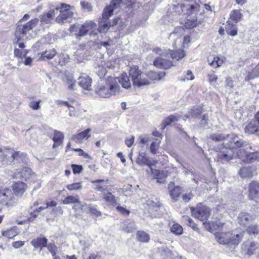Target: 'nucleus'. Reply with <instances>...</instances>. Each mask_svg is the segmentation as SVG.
<instances>
[{"label":"nucleus","mask_w":259,"mask_h":259,"mask_svg":"<svg viewBox=\"0 0 259 259\" xmlns=\"http://www.w3.org/2000/svg\"><path fill=\"white\" fill-rule=\"evenodd\" d=\"M244 130L247 134L259 137V124L252 119L246 125Z\"/></svg>","instance_id":"20"},{"label":"nucleus","mask_w":259,"mask_h":259,"mask_svg":"<svg viewBox=\"0 0 259 259\" xmlns=\"http://www.w3.org/2000/svg\"><path fill=\"white\" fill-rule=\"evenodd\" d=\"M201 112V108L199 107H193L190 111V114L192 116L197 117Z\"/></svg>","instance_id":"47"},{"label":"nucleus","mask_w":259,"mask_h":259,"mask_svg":"<svg viewBox=\"0 0 259 259\" xmlns=\"http://www.w3.org/2000/svg\"><path fill=\"white\" fill-rule=\"evenodd\" d=\"M84 28L85 30L86 34L88 32H93L96 30L97 29V24L95 22L92 21H86L83 24Z\"/></svg>","instance_id":"32"},{"label":"nucleus","mask_w":259,"mask_h":259,"mask_svg":"<svg viewBox=\"0 0 259 259\" xmlns=\"http://www.w3.org/2000/svg\"><path fill=\"white\" fill-rule=\"evenodd\" d=\"M147 80L149 82V84L151 83V81L158 80L161 79L163 77L165 73L164 72H156L155 71H150L147 74Z\"/></svg>","instance_id":"24"},{"label":"nucleus","mask_w":259,"mask_h":259,"mask_svg":"<svg viewBox=\"0 0 259 259\" xmlns=\"http://www.w3.org/2000/svg\"><path fill=\"white\" fill-rule=\"evenodd\" d=\"M41 101L39 100L37 101H31L29 104V106L30 108L34 110H37L40 108V103Z\"/></svg>","instance_id":"46"},{"label":"nucleus","mask_w":259,"mask_h":259,"mask_svg":"<svg viewBox=\"0 0 259 259\" xmlns=\"http://www.w3.org/2000/svg\"><path fill=\"white\" fill-rule=\"evenodd\" d=\"M73 172L74 174H78L81 172L82 170V166L81 165L72 164Z\"/></svg>","instance_id":"53"},{"label":"nucleus","mask_w":259,"mask_h":259,"mask_svg":"<svg viewBox=\"0 0 259 259\" xmlns=\"http://www.w3.org/2000/svg\"><path fill=\"white\" fill-rule=\"evenodd\" d=\"M168 189L171 198L177 201L182 193V188L179 186H175L174 183L171 182L168 185Z\"/></svg>","instance_id":"16"},{"label":"nucleus","mask_w":259,"mask_h":259,"mask_svg":"<svg viewBox=\"0 0 259 259\" xmlns=\"http://www.w3.org/2000/svg\"><path fill=\"white\" fill-rule=\"evenodd\" d=\"M136 162L138 165L141 166L147 165L152 170L151 166L153 165V163L146 156V154L145 152H139Z\"/></svg>","instance_id":"21"},{"label":"nucleus","mask_w":259,"mask_h":259,"mask_svg":"<svg viewBox=\"0 0 259 259\" xmlns=\"http://www.w3.org/2000/svg\"><path fill=\"white\" fill-rule=\"evenodd\" d=\"M81 8L88 12H91L93 10V8L91 4L87 1H81L80 2Z\"/></svg>","instance_id":"48"},{"label":"nucleus","mask_w":259,"mask_h":259,"mask_svg":"<svg viewBox=\"0 0 259 259\" xmlns=\"http://www.w3.org/2000/svg\"><path fill=\"white\" fill-rule=\"evenodd\" d=\"M24 242L23 241H15V242H14L13 243H12V246L14 248H19L21 247H22L23 245H24Z\"/></svg>","instance_id":"63"},{"label":"nucleus","mask_w":259,"mask_h":259,"mask_svg":"<svg viewBox=\"0 0 259 259\" xmlns=\"http://www.w3.org/2000/svg\"><path fill=\"white\" fill-rule=\"evenodd\" d=\"M57 14L55 10L49 11L47 13H45L39 16L40 25L43 27H47L52 23L54 17Z\"/></svg>","instance_id":"12"},{"label":"nucleus","mask_w":259,"mask_h":259,"mask_svg":"<svg viewBox=\"0 0 259 259\" xmlns=\"http://www.w3.org/2000/svg\"><path fill=\"white\" fill-rule=\"evenodd\" d=\"M226 30L228 35L234 36L237 34V27L236 25L231 23L229 21H227Z\"/></svg>","instance_id":"30"},{"label":"nucleus","mask_w":259,"mask_h":259,"mask_svg":"<svg viewBox=\"0 0 259 259\" xmlns=\"http://www.w3.org/2000/svg\"><path fill=\"white\" fill-rule=\"evenodd\" d=\"M167 55H169L173 60H179L185 56V52L183 50H178L176 51L168 50L166 53Z\"/></svg>","instance_id":"27"},{"label":"nucleus","mask_w":259,"mask_h":259,"mask_svg":"<svg viewBox=\"0 0 259 259\" xmlns=\"http://www.w3.org/2000/svg\"><path fill=\"white\" fill-rule=\"evenodd\" d=\"M69 30L72 35L76 37H82L86 35L83 24L76 23L70 26Z\"/></svg>","instance_id":"13"},{"label":"nucleus","mask_w":259,"mask_h":259,"mask_svg":"<svg viewBox=\"0 0 259 259\" xmlns=\"http://www.w3.org/2000/svg\"><path fill=\"white\" fill-rule=\"evenodd\" d=\"M208 62L210 65L218 67L222 65L223 61L218 57H210L208 58Z\"/></svg>","instance_id":"33"},{"label":"nucleus","mask_w":259,"mask_h":259,"mask_svg":"<svg viewBox=\"0 0 259 259\" xmlns=\"http://www.w3.org/2000/svg\"><path fill=\"white\" fill-rule=\"evenodd\" d=\"M46 247H47L48 249L50 251L52 255H55V254L57 253L58 248L54 243H49V244H47Z\"/></svg>","instance_id":"50"},{"label":"nucleus","mask_w":259,"mask_h":259,"mask_svg":"<svg viewBox=\"0 0 259 259\" xmlns=\"http://www.w3.org/2000/svg\"><path fill=\"white\" fill-rule=\"evenodd\" d=\"M120 83L125 89L131 87V82L126 74H122L120 78L108 77L104 83H100L95 88V93L100 97L110 98L120 92Z\"/></svg>","instance_id":"1"},{"label":"nucleus","mask_w":259,"mask_h":259,"mask_svg":"<svg viewBox=\"0 0 259 259\" xmlns=\"http://www.w3.org/2000/svg\"><path fill=\"white\" fill-rule=\"evenodd\" d=\"M38 22V18L32 19L25 24H21L20 22H19L17 24L15 33L17 41L28 39L27 34L37 25Z\"/></svg>","instance_id":"4"},{"label":"nucleus","mask_w":259,"mask_h":259,"mask_svg":"<svg viewBox=\"0 0 259 259\" xmlns=\"http://www.w3.org/2000/svg\"><path fill=\"white\" fill-rule=\"evenodd\" d=\"M248 197L250 200L256 201L259 198V184L255 181H252L248 186Z\"/></svg>","instance_id":"14"},{"label":"nucleus","mask_w":259,"mask_h":259,"mask_svg":"<svg viewBox=\"0 0 259 259\" xmlns=\"http://www.w3.org/2000/svg\"><path fill=\"white\" fill-rule=\"evenodd\" d=\"M21 176L25 180L29 179L31 177L34 175V173L32 172L31 169L27 167H24L21 172Z\"/></svg>","instance_id":"41"},{"label":"nucleus","mask_w":259,"mask_h":259,"mask_svg":"<svg viewBox=\"0 0 259 259\" xmlns=\"http://www.w3.org/2000/svg\"><path fill=\"white\" fill-rule=\"evenodd\" d=\"M239 176L242 178H251L253 173L250 167H243L239 169Z\"/></svg>","instance_id":"29"},{"label":"nucleus","mask_w":259,"mask_h":259,"mask_svg":"<svg viewBox=\"0 0 259 259\" xmlns=\"http://www.w3.org/2000/svg\"><path fill=\"white\" fill-rule=\"evenodd\" d=\"M67 83L68 84V88L70 90H74L75 86V80L72 76H67Z\"/></svg>","instance_id":"49"},{"label":"nucleus","mask_w":259,"mask_h":259,"mask_svg":"<svg viewBox=\"0 0 259 259\" xmlns=\"http://www.w3.org/2000/svg\"><path fill=\"white\" fill-rule=\"evenodd\" d=\"M78 84L83 89L90 91L92 89V78L83 74L78 78Z\"/></svg>","instance_id":"19"},{"label":"nucleus","mask_w":259,"mask_h":259,"mask_svg":"<svg viewBox=\"0 0 259 259\" xmlns=\"http://www.w3.org/2000/svg\"><path fill=\"white\" fill-rule=\"evenodd\" d=\"M82 187L81 183L79 182L69 184L66 186V188L70 191L80 190Z\"/></svg>","instance_id":"45"},{"label":"nucleus","mask_w":259,"mask_h":259,"mask_svg":"<svg viewBox=\"0 0 259 259\" xmlns=\"http://www.w3.org/2000/svg\"><path fill=\"white\" fill-rule=\"evenodd\" d=\"M227 134L216 133H212L209 135V139L215 142H225L228 137Z\"/></svg>","instance_id":"28"},{"label":"nucleus","mask_w":259,"mask_h":259,"mask_svg":"<svg viewBox=\"0 0 259 259\" xmlns=\"http://www.w3.org/2000/svg\"><path fill=\"white\" fill-rule=\"evenodd\" d=\"M2 235L9 239L12 238L14 235L12 230H8L2 232Z\"/></svg>","instance_id":"62"},{"label":"nucleus","mask_w":259,"mask_h":259,"mask_svg":"<svg viewBox=\"0 0 259 259\" xmlns=\"http://www.w3.org/2000/svg\"><path fill=\"white\" fill-rule=\"evenodd\" d=\"M227 135L228 137H227L226 142L223 143V147L231 150L241 147L245 148L246 150L248 149V147L250 149L253 150V147L251 146L247 147L248 145L246 144V142L234 134H227Z\"/></svg>","instance_id":"6"},{"label":"nucleus","mask_w":259,"mask_h":259,"mask_svg":"<svg viewBox=\"0 0 259 259\" xmlns=\"http://www.w3.org/2000/svg\"><path fill=\"white\" fill-rule=\"evenodd\" d=\"M116 209L117 211L120 213H121L122 215L128 216L130 214V210L126 209L125 208L118 206L116 207Z\"/></svg>","instance_id":"54"},{"label":"nucleus","mask_w":259,"mask_h":259,"mask_svg":"<svg viewBox=\"0 0 259 259\" xmlns=\"http://www.w3.org/2000/svg\"><path fill=\"white\" fill-rule=\"evenodd\" d=\"M255 217L248 212H241L238 217V222L242 226H247L251 224L255 220Z\"/></svg>","instance_id":"11"},{"label":"nucleus","mask_w":259,"mask_h":259,"mask_svg":"<svg viewBox=\"0 0 259 259\" xmlns=\"http://www.w3.org/2000/svg\"><path fill=\"white\" fill-rule=\"evenodd\" d=\"M247 231L249 235H255L258 232L257 226L256 225L250 226L247 229Z\"/></svg>","instance_id":"52"},{"label":"nucleus","mask_w":259,"mask_h":259,"mask_svg":"<svg viewBox=\"0 0 259 259\" xmlns=\"http://www.w3.org/2000/svg\"><path fill=\"white\" fill-rule=\"evenodd\" d=\"M89 208H90V211L91 213H92L93 214L99 217L101 215V212L99 211H98L97 208L95 207H91L90 205L89 206Z\"/></svg>","instance_id":"61"},{"label":"nucleus","mask_w":259,"mask_h":259,"mask_svg":"<svg viewBox=\"0 0 259 259\" xmlns=\"http://www.w3.org/2000/svg\"><path fill=\"white\" fill-rule=\"evenodd\" d=\"M180 118V115H170L168 116L163 121V124H164L163 127L162 128L163 129L166 126L172 123L173 122L178 120Z\"/></svg>","instance_id":"40"},{"label":"nucleus","mask_w":259,"mask_h":259,"mask_svg":"<svg viewBox=\"0 0 259 259\" xmlns=\"http://www.w3.org/2000/svg\"><path fill=\"white\" fill-rule=\"evenodd\" d=\"M27 188V185L22 182H15L12 186V189L14 194L17 197L23 195Z\"/></svg>","instance_id":"18"},{"label":"nucleus","mask_w":259,"mask_h":259,"mask_svg":"<svg viewBox=\"0 0 259 259\" xmlns=\"http://www.w3.org/2000/svg\"><path fill=\"white\" fill-rule=\"evenodd\" d=\"M230 19L235 23L238 22L241 18V14L237 10L232 11L230 13Z\"/></svg>","instance_id":"42"},{"label":"nucleus","mask_w":259,"mask_h":259,"mask_svg":"<svg viewBox=\"0 0 259 259\" xmlns=\"http://www.w3.org/2000/svg\"><path fill=\"white\" fill-rule=\"evenodd\" d=\"M208 115L206 114H204L200 122V125L201 127H203L204 128H207L208 127Z\"/></svg>","instance_id":"51"},{"label":"nucleus","mask_w":259,"mask_h":259,"mask_svg":"<svg viewBox=\"0 0 259 259\" xmlns=\"http://www.w3.org/2000/svg\"><path fill=\"white\" fill-rule=\"evenodd\" d=\"M95 72L97 74L100 78L104 77L107 71L106 68L102 64H97L95 66Z\"/></svg>","instance_id":"36"},{"label":"nucleus","mask_w":259,"mask_h":259,"mask_svg":"<svg viewBox=\"0 0 259 259\" xmlns=\"http://www.w3.org/2000/svg\"><path fill=\"white\" fill-rule=\"evenodd\" d=\"M135 229L136 225L135 223H131L125 228H124L125 231L128 233L133 232Z\"/></svg>","instance_id":"57"},{"label":"nucleus","mask_w":259,"mask_h":259,"mask_svg":"<svg viewBox=\"0 0 259 259\" xmlns=\"http://www.w3.org/2000/svg\"><path fill=\"white\" fill-rule=\"evenodd\" d=\"M129 77L134 86L140 87L149 84L146 73L142 72L137 66L132 67L129 70Z\"/></svg>","instance_id":"5"},{"label":"nucleus","mask_w":259,"mask_h":259,"mask_svg":"<svg viewBox=\"0 0 259 259\" xmlns=\"http://www.w3.org/2000/svg\"><path fill=\"white\" fill-rule=\"evenodd\" d=\"M158 147L159 143H156L155 142H152L150 146V149L151 153L153 154H155Z\"/></svg>","instance_id":"56"},{"label":"nucleus","mask_w":259,"mask_h":259,"mask_svg":"<svg viewBox=\"0 0 259 259\" xmlns=\"http://www.w3.org/2000/svg\"><path fill=\"white\" fill-rule=\"evenodd\" d=\"M139 140L140 143L142 144H145L151 140V138L147 136H145L144 137H143L142 136H140Z\"/></svg>","instance_id":"59"},{"label":"nucleus","mask_w":259,"mask_h":259,"mask_svg":"<svg viewBox=\"0 0 259 259\" xmlns=\"http://www.w3.org/2000/svg\"><path fill=\"white\" fill-rule=\"evenodd\" d=\"M186 24V27H189V28H193V27L196 26L197 23V21L196 20L193 19L191 21L189 20H188Z\"/></svg>","instance_id":"60"},{"label":"nucleus","mask_w":259,"mask_h":259,"mask_svg":"<svg viewBox=\"0 0 259 259\" xmlns=\"http://www.w3.org/2000/svg\"><path fill=\"white\" fill-rule=\"evenodd\" d=\"M91 132V128H87L83 131L73 135L71 138V140L76 143H82L85 139L87 140L90 137Z\"/></svg>","instance_id":"15"},{"label":"nucleus","mask_w":259,"mask_h":259,"mask_svg":"<svg viewBox=\"0 0 259 259\" xmlns=\"http://www.w3.org/2000/svg\"><path fill=\"white\" fill-rule=\"evenodd\" d=\"M64 204H68L70 203H78L81 205L80 201L78 196H68L66 197L62 202Z\"/></svg>","instance_id":"38"},{"label":"nucleus","mask_w":259,"mask_h":259,"mask_svg":"<svg viewBox=\"0 0 259 259\" xmlns=\"http://www.w3.org/2000/svg\"><path fill=\"white\" fill-rule=\"evenodd\" d=\"M134 140L135 137L133 136L130 139H126L125 140V143L128 147H130L133 145Z\"/></svg>","instance_id":"64"},{"label":"nucleus","mask_w":259,"mask_h":259,"mask_svg":"<svg viewBox=\"0 0 259 259\" xmlns=\"http://www.w3.org/2000/svg\"><path fill=\"white\" fill-rule=\"evenodd\" d=\"M17 203L11 190L4 189L0 190V203L7 206H12Z\"/></svg>","instance_id":"8"},{"label":"nucleus","mask_w":259,"mask_h":259,"mask_svg":"<svg viewBox=\"0 0 259 259\" xmlns=\"http://www.w3.org/2000/svg\"><path fill=\"white\" fill-rule=\"evenodd\" d=\"M215 151L219 152L217 158V160L222 163L227 162L233 158L234 154L233 151L223 147L222 148H215Z\"/></svg>","instance_id":"9"},{"label":"nucleus","mask_w":259,"mask_h":259,"mask_svg":"<svg viewBox=\"0 0 259 259\" xmlns=\"http://www.w3.org/2000/svg\"><path fill=\"white\" fill-rule=\"evenodd\" d=\"M70 7H71V6L69 5L62 4L60 7L56 8L55 10V12L56 11L57 12L58 11V10L59 9L60 12L63 13V12H65Z\"/></svg>","instance_id":"55"},{"label":"nucleus","mask_w":259,"mask_h":259,"mask_svg":"<svg viewBox=\"0 0 259 259\" xmlns=\"http://www.w3.org/2000/svg\"><path fill=\"white\" fill-rule=\"evenodd\" d=\"M27 53V50L15 48L14 54L15 57L22 58L23 57H25Z\"/></svg>","instance_id":"44"},{"label":"nucleus","mask_w":259,"mask_h":259,"mask_svg":"<svg viewBox=\"0 0 259 259\" xmlns=\"http://www.w3.org/2000/svg\"><path fill=\"white\" fill-rule=\"evenodd\" d=\"M194 196V195L192 193H189L188 194H183L182 196V199L184 201L187 202H189Z\"/></svg>","instance_id":"58"},{"label":"nucleus","mask_w":259,"mask_h":259,"mask_svg":"<svg viewBox=\"0 0 259 259\" xmlns=\"http://www.w3.org/2000/svg\"><path fill=\"white\" fill-rule=\"evenodd\" d=\"M233 152H234V157H238L239 158L241 159L242 161L244 162V160L245 159L246 155L249 152H247L244 148H241L237 150L235 152L233 151Z\"/></svg>","instance_id":"39"},{"label":"nucleus","mask_w":259,"mask_h":259,"mask_svg":"<svg viewBox=\"0 0 259 259\" xmlns=\"http://www.w3.org/2000/svg\"><path fill=\"white\" fill-rule=\"evenodd\" d=\"M244 232L238 229L227 233H215V238L221 244H226L232 248L238 245L243 237Z\"/></svg>","instance_id":"2"},{"label":"nucleus","mask_w":259,"mask_h":259,"mask_svg":"<svg viewBox=\"0 0 259 259\" xmlns=\"http://www.w3.org/2000/svg\"><path fill=\"white\" fill-rule=\"evenodd\" d=\"M242 249L245 253L250 255L259 249V243L254 242H246L243 244Z\"/></svg>","instance_id":"17"},{"label":"nucleus","mask_w":259,"mask_h":259,"mask_svg":"<svg viewBox=\"0 0 259 259\" xmlns=\"http://www.w3.org/2000/svg\"><path fill=\"white\" fill-rule=\"evenodd\" d=\"M47 242L48 239L46 237H38L33 239L31 241V244L35 248L40 247V249H42L47 246Z\"/></svg>","instance_id":"25"},{"label":"nucleus","mask_w":259,"mask_h":259,"mask_svg":"<svg viewBox=\"0 0 259 259\" xmlns=\"http://www.w3.org/2000/svg\"><path fill=\"white\" fill-rule=\"evenodd\" d=\"M25 156V155L23 153L10 149L2 152L0 148V167L5 164H8L15 160L20 162Z\"/></svg>","instance_id":"7"},{"label":"nucleus","mask_w":259,"mask_h":259,"mask_svg":"<svg viewBox=\"0 0 259 259\" xmlns=\"http://www.w3.org/2000/svg\"><path fill=\"white\" fill-rule=\"evenodd\" d=\"M64 134L62 132L55 130L53 140L54 142L53 148H55L60 146L63 142Z\"/></svg>","instance_id":"23"},{"label":"nucleus","mask_w":259,"mask_h":259,"mask_svg":"<svg viewBox=\"0 0 259 259\" xmlns=\"http://www.w3.org/2000/svg\"><path fill=\"white\" fill-rule=\"evenodd\" d=\"M56 55V51L54 49L46 50L44 52L40 58L43 60H50L52 59Z\"/></svg>","instance_id":"34"},{"label":"nucleus","mask_w":259,"mask_h":259,"mask_svg":"<svg viewBox=\"0 0 259 259\" xmlns=\"http://www.w3.org/2000/svg\"><path fill=\"white\" fill-rule=\"evenodd\" d=\"M203 225L207 231L211 232L213 229H215L216 227L218 228L222 227L223 224L220 222H212V223H210L209 222H205L203 223Z\"/></svg>","instance_id":"37"},{"label":"nucleus","mask_w":259,"mask_h":259,"mask_svg":"<svg viewBox=\"0 0 259 259\" xmlns=\"http://www.w3.org/2000/svg\"><path fill=\"white\" fill-rule=\"evenodd\" d=\"M103 199L106 202L113 206H115L117 204L115 197L110 192L104 193Z\"/></svg>","instance_id":"31"},{"label":"nucleus","mask_w":259,"mask_h":259,"mask_svg":"<svg viewBox=\"0 0 259 259\" xmlns=\"http://www.w3.org/2000/svg\"><path fill=\"white\" fill-rule=\"evenodd\" d=\"M192 213L196 218L201 221L206 220L210 215V209L206 207H202L192 209Z\"/></svg>","instance_id":"10"},{"label":"nucleus","mask_w":259,"mask_h":259,"mask_svg":"<svg viewBox=\"0 0 259 259\" xmlns=\"http://www.w3.org/2000/svg\"><path fill=\"white\" fill-rule=\"evenodd\" d=\"M183 230L182 227L178 224H174L170 228L171 232L178 235L182 234Z\"/></svg>","instance_id":"43"},{"label":"nucleus","mask_w":259,"mask_h":259,"mask_svg":"<svg viewBox=\"0 0 259 259\" xmlns=\"http://www.w3.org/2000/svg\"><path fill=\"white\" fill-rule=\"evenodd\" d=\"M256 161L259 162V150L249 152L244 160V162L247 163H252Z\"/></svg>","instance_id":"26"},{"label":"nucleus","mask_w":259,"mask_h":259,"mask_svg":"<svg viewBox=\"0 0 259 259\" xmlns=\"http://www.w3.org/2000/svg\"><path fill=\"white\" fill-rule=\"evenodd\" d=\"M137 238L139 241L142 242H148L150 240L149 235L143 231L137 232Z\"/></svg>","instance_id":"35"},{"label":"nucleus","mask_w":259,"mask_h":259,"mask_svg":"<svg viewBox=\"0 0 259 259\" xmlns=\"http://www.w3.org/2000/svg\"><path fill=\"white\" fill-rule=\"evenodd\" d=\"M153 65L159 68L167 69L172 66L171 61L163 59L161 57L156 58L153 62Z\"/></svg>","instance_id":"22"},{"label":"nucleus","mask_w":259,"mask_h":259,"mask_svg":"<svg viewBox=\"0 0 259 259\" xmlns=\"http://www.w3.org/2000/svg\"><path fill=\"white\" fill-rule=\"evenodd\" d=\"M121 4V0H112L110 5L107 6L102 13V18L99 21L98 31L101 33L106 32L110 27L108 18L113 11L117 9Z\"/></svg>","instance_id":"3"}]
</instances>
